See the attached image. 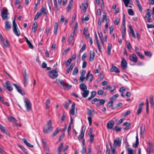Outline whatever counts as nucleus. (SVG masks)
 I'll use <instances>...</instances> for the list:
<instances>
[{"mask_svg":"<svg viewBox=\"0 0 154 154\" xmlns=\"http://www.w3.org/2000/svg\"><path fill=\"white\" fill-rule=\"evenodd\" d=\"M9 13L8 12V10L7 8L1 10V16L3 20H7L10 18L8 16Z\"/></svg>","mask_w":154,"mask_h":154,"instance_id":"nucleus-1","label":"nucleus"},{"mask_svg":"<svg viewBox=\"0 0 154 154\" xmlns=\"http://www.w3.org/2000/svg\"><path fill=\"white\" fill-rule=\"evenodd\" d=\"M52 125L51 121L50 120L48 122L47 127H45L43 129L44 133L47 134L51 131L53 128Z\"/></svg>","mask_w":154,"mask_h":154,"instance_id":"nucleus-2","label":"nucleus"},{"mask_svg":"<svg viewBox=\"0 0 154 154\" xmlns=\"http://www.w3.org/2000/svg\"><path fill=\"white\" fill-rule=\"evenodd\" d=\"M13 29L14 34L17 36H19L20 35V31L17 27L15 19L13 21Z\"/></svg>","mask_w":154,"mask_h":154,"instance_id":"nucleus-3","label":"nucleus"},{"mask_svg":"<svg viewBox=\"0 0 154 154\" xmlns=\"http://www.w3.org/2000/svg\"><path fill=\"white\" fill-rule=\"evenodd\" d=\"M48 76L51 79H55L58 76V73L56 69L52 70L48 73Z\"/></svg>","mask_w":154,"mask_h":154,"instance_id":"nucleus-4","label":"nucleus"},{"mask_svg":"<svg viewBox=\"0 0 154 154\" xmlns=\"http://www.w3.org/2000/svg\"><path fill=\"white\" fill-rule=\"evenodd\" d=\"M24 101L25 103V106L26 108V109L28 111H30L32 110V104L30 101L26 98H24Z\"/></svg>","mask_w":154,"mask_h":154,"instance_id":"nucleus-5","label":"nucleus"},{"mask_svg":"<svg viewBox=\"0 0 154 154\" xmlns=\"http://www.w3.org/2000/svg\"><path fill=\"white\" fill-rule=\"evenodd\" d=\"M122 139L117 137L114 140L113 144V146H120L121 143Z\"/></svg>","mask_w":154,"mask_h":154,"instance_id":"nucleus-6","label":"nucleus"},{"mask_svg":"<svg viewBox=\"0 0 154 154\" xmlns=\"http://www.w3.org/2000/svg\"><path fill=\"white\" fill-rule=\"evenodd\" d=\"M13 85L16 88L17 91L22 95H24L25 94L20 88V86H18L16 84H14Z\"/></svg>","mask_w":154,"mask_h":154,"instance_id":"nucleus-7","label":"nucleus"},{"mask_svg":"<svg viewBox=\"0 0 154 154\" xmlns=\"http://www.w3.org/2000/svg\"><path fill=\"white\" fill-rule=\"evenodd\" d=\"M129 58L130 60L134 63H136L137 62L138 58L135 54H132L130 55Z\"/></svg>","mask_w":154,"mask_h":154,"instance_id":"nucleus-8","label":"nucleus"},{"mask_svg":"<svg viewBox=\"0 0 154 154\" xmlns=\"http://www.w3.org/2000/svg\"><path fill=\"white\" fill-rule=\"evenodd\" d=\"M127 62L124 58H123L121 62V65L122 68L123 69H125L127 68Z\"/></svg>","mask_w":154,"mask_h":154,"instance_id":"nucleus-9","label":"nucleus"},{"mask_svg":"<svg viewBox=\"0 0 154 154\" xmlns=\"http://www.w3.org/2000/svg\"><path fill=\"white\" fill-rule=\"evenodd\" d=\"M115 122L113 121H109L107 124V127L108 129H112L114 126Z\"/></svg>","mask_w":154,"mask_h":154,"instance_id":"nucleus-10","label":"nucleus"},{"mask_svg":"<svg viewBox=\"0 0 154 154\" xmlns=\"http://www.w3.org/2000/svg\"><path fill=\"white\" fill-rule=\"evenodd\" d=\"M95 54L94 51L91 50L90 51L89 56V61H93L95 57Z\"/></svg>","mask_w":154,"mask_h":154,"instance_id":"nucleus-11","label":"nucleus"},{"mask_svg":"<svg viewBox=\"0 0 154 154\" xmlns=\"http://www.w3.org/2000/svg\"><path fill=\"white\" fill-rule=\"evenodd\" d=\"M5 84L7 86L6 89L9 91H12L13 88L10 83L8 81L5 82Z\"/></svg>","mask_w":154,"mask_h":154,"instance_id":"nucleus-12","label":"nucleus"},{"mask_svg":"<svg viewBox=\"0 0 154 154\" xmlns=\"http://www.w3.org/2000/svg\"><path fill=\"white\" fill-rule=\"evenodd\" d=\"M0 129L1 130L4 132L8 136L9 135V133L8 131L5 129V128L0 124Z\"/></svg>","mask_w":154,"mask_h":154,"instance_id":"nucleus-13","label":"nucleus"},{"mask_svg":"<svg viewBox=\"0 0 154 154\" xmlns=\"http://www.w3.org/2000/svg\"><path fill=\"white\" fill-rule=\"evenodd\" d=\"M110 71L112 72H115L116 73H119L120 71L119 69L116 66H113L110 69Z\"/></svg>","mask_w":154,"mask_h":154,"instance_id":"nucleus-14","label":"nucleus"},{"mask_svg":"<svg viewBox=\"0 0 154 154\" xmlns=\"http://www.w3.org/2000/svg\"><path fill=\"white\" fill-rule=\"evenodd\" d=\"M143 102H141L139 105L138 107V109L137 112V115H139L141 113L142 110V109L143 106Z\"/></svg>","mask_w":154,"mask_h":154,"instance_id":"nucleus-15","label":"nucleus"},{"mask_svg":"<svg viewBox=\"0 0 154 154\" xmlns=\"http://www.w3.org/2000/svg\"><path fill=\"white\" fill-rule=\"evenodd\" d=\"M11 24L10 23L8 20H6L5 23V27L6 29L8 31L11 28Z\"/></svg>","mask_w":154,"mask_h":154,"instance_id":"nucleus-16","label":"nucleus"},{"mask_svg":"<svg viewBox=\"0 0 154 154\" xmlns=\"http://www.w3.org/2000/svg\"><path fill=\"white\" fill-rule=\"evenodd\" d=\"M2 44V46L6 48H9L10 46V43L8 41L6 40L5 42L4 40L1 41Z\"/></svg>","mask_w":154,"mask_h":154,"instance_id":"nucleus-17","label":"nucleus"},{"mask_svg":"<svg viewBox=\"0 0 154 154\" xmlns=\"http://www.w3.org/2000/svg\"><path fill=\"white\" fill-rule=\"evenodd\" d=\"M75 103L74 102H73L71 109L70 111V113L72 115H74L75 113Z\"/></svg>","mask_w":154,"mask_h":154,"instance_id":"nucleus-18","label":"nucleus"},{"mask_svg":"<svg viewBox=\"0 0 154 154\" xmlns=\"http://www.w3.org/2000/svg\"><path fill=\"white\" fill-rule=\"evenodd\" d=\"M90 72H88L86 75V80L89 79L90 82H91L92 80L93 75L92 74H89Z\"/></svg>","mask_w":154,"mask_h":154,"instance_id":"nucleus-19","label":"nucleus"},{"mask_svg":"<svg viewBox=\"0 0 154 154\" xmlns=\"http://www.w3.org/2000/svg\"><path fill=\"white\" fill-rule=\"evenodd\" d=\"M82 91L83 92L82 93V97L84 98L87 97L88 96L89 93V90H86Z\"/></svg>","mask_w":154,"mask_h":154,"instance_id":"nucleus-20","label":"nucleus"},{"mask_svg":"<svg viewBox=\"0 0 154 154\" xmlns=\"http://www.w3.org/2000/svg\"><path fill=\"white\" fill-rule=\"evenodd\" d=\"M79 88L82 91H84L87 89V86L83 83H81L80 84Z\"/></svg>","mask_w":154,"mask_h":154,"instance_id":"nucleus-21","label":"nucleus"},{"mask_svg":"<svg viewBox=\"0 0 154 154\" xmlns=\"http://www.w3.org/2000/svg\"><path fill=\"white\" fill-rule=\"evenodd\" d=\"M99 103H97L96 104V106L97 107H99L100 106L103 105L105 103V100L103 99H99Z\"/></svg>","mask_w":154,"mask_h":154,"instance_id":"nucleus-22","label":"nucleus"},{"mask_svg":"<svg viewBox=\"0 0 154 154\" xmlns=\"http://www.w3.org/2000/svg\"><path fill=\"white\" fill-rule=\"evenodd\" d=\"M91 96L87 99V100L88 101L90 100L95 96L96 94V92L95 91H93L91 92Z\"/></svg>","mask_w":154,"mask_h":154,"instance_id":"nucleus-23","label":"nucleus"},{"mask_svg":"<svg viewBox=\"0 0 154 154\" xmlns=\"http://www.w3.org/2000/svg\"><path fill=\"white\" fill-rule=\"evenodd\" d=\"M131 124L130 122H124L123 124L124 126H126L124 129V130H127L130 127Z\"/></svg>","mask_w":154,"mask_h":154,"instance_id":"nucleus-24","label":"nucleus"},{"mask_svg":"<svg viewBox=\"0 0 154 154\" xmlns=\"http://www.w3.org/2000/svg\"><path fill=\"white\" fill-rule=\"evenodd\" d=\"M87 110V113L89 116L91 117L93 116H94L93 113L94 110H91L89 108H88Z\"/></svg>","mask_w":154,"mask_h":154,"instance_id":"nucleus-25","label":"nucleus"},{"mask_svg":"<svg viewBox=\"0 0 154 154\" xmlns=\"http://www.w3.org/2000/svg\"><path fill=\"white\" fill-rule=\"evenodd\" d=\"M75 33L73 32L72 34H71L69 38V39L68 40V42L69 44H70L71 43L72 41V40L74 39V36Z\"/></svg>","mask_w":154,"mask_h":154,"instance_id":"nucleus-26","label":"nucleus"},{"mask_svg":"<svg viewBox=\"0 0 154 154\" xmlns=\"http://www.w3.org/2000/svg\"><path fill=\"white\" fill-rule=\"evenodd\" d=\"M112 45L111 44H109L107 46V52L108 55H110L111 53V51L112 49Z\"/></svg>","mask_w":154,"mask_h":154,"instance_id":"nucleus-27","label":"nucleus"},{"mask_svg":"<svg viewBox=\"0 0 154 154\" xmlns=\"http://www.w3.org/2000/svg\"><path fill=\"white\" fill-rule=\"evenodd\" d=\"M136 140L135 143H134L133 145V146L134 148H137L139 144V140L138 135H137L136 137Z\"/></svg>","mask_w":154,"mask_h":154,"instance_id":"nucleus-28","label":"nucleus"},{"mask_svg":"<svg viewBox=\"0 0 154 154\" xmlns=\"http://www.w3.org/2000/svg\"><path fill=\"white\" fill-rule=\"evenodd\" d=\"M74 65L73 64H72L69 68H67L66 69V73L67 74H68L69 73V71L72 70V69L74 67Z\"/></svg>","mask_w":154,"mask_h":154,"instance_id":"nucleus-29","label":"nucleus"},{"mask_svg":"<svg viewBox=\"0 0 154 154\" xmlns=\"http://www.w3.org/2000/svg\"><path fill=\"white\" fill-rule=\"evenodd\" d=\"M58 27V24L57 23H55L54 25V34H57Z\"/></svg>","mask_w":154,"mask_h":154,"instance_id":"nucleus-30","label":"nucleus"},{"mask_svg":"<svg viewBox=\"0 0 154 154\" xmlns=\"http://www.w3.org/2000/svg\"><path fill=\"white\" fill-rule=\"evenodd\" d=\"M37 24L36 22H35L33 24L32 28V31L34 32H36V30L37 28Z\"/></svg>","mask_w":154,"mask_h":154,"instance_id":"nucleus-31","label":"nucleus"},{"mask_svg":"<svg viewBox=\"0 0 154 154\" xmlns=\"http://www.w3.org/2000/svg\"><path fill=\"white\" fill-rule=\"evenodd\" d=\"M22 140L27 146L29 147L32 148L33 147V145H31L30 143L28 142L26 139H23Z\"/></svg>","mask_w":154,"mask_h":154,"instance_id":"nucleus-32","label":"nucleus"},{"mask_svg":"<svg viewBox=\"0 0 154 154\" xmlns=\"http://www.w3.org/2000/svg\"><path fill=\"white\" fill-rule=\"evenodd\" d=\"M111 148V154H114L115 152V149L116 148V146H112L111 143L110 144Z\"/></svg>","mask_w":154,"mask_h":154,"instance_id":"nucleus-33","label":"nucleus"},{"mask_svg":"<svg viewBox=\"0 0 154 154\" xmlns=\"http://www.w3.org/2000/svg\"><path fill=\"white\" fill-rule=\"evenodd\" d=\"M71 103V102L70 100H69L68 102L65 103L63 105L64 107L66 109H68L69 105Z\"/></svg>","mask_w":154,"mask_h":154,"instance_id":"nucleus-34","label":"nucleus"},{"mask_svg":"<svg viewBox=\"0 0 154 154\" xmlns=\"http://www.w3.org/2000/svg\"><path fill=\"white\" fill-rule=\"evenodd\" d=\"M126 150L128 152V154H134V150L132 148L129 147H126Z\"/></svg>","mask_w":154,"mask_h":154,"instance_id":"nucleus-35","label":"nucleus"},{"mask_svg":"<svg viewBox=\"0 0 154 154\" xmlns=\"http://www.w3.org/2000/svg\"><path fill=\"white\" fill-rule=\"evenodd\" d=\"M8 119L9 121H11L13 122L14 123H16L17 122V120L16 119H15L14 117L12 116H10L8 118Z\"/></svg>","mask_w":154,"mask_h":154,"instance_id":"nucleus-36","label":"nucleus"},{"mask_svg":"<svg viewBox=\"0 0 154 154\" xmlns=\"http://www.w3.org/2000/svg\"><path fill=\"white\" fill-rule=\"evenodd\" d=\"M78 67L76 66L74 69L73 72H72V74L73 75H76L78 73Z\"/></svg>","mask_w":154,"mask_h":154,"instance_id":"nucleus-37","label":"nucleus"},{"mask_svg":"<svg viewBox=\"0 0 154 154\" xmlns=\"http://www.w3.org/2000/svg\"><path fill=\"white\" fill-rule=\"evenodd\" d=\"M140 133L141 134H144L145 132V127L142 125L140 128Z\"/></svg>","mask_w":154,"mask_h":154,"instance_id":"nucleus-38","label":"nucleus"},{"mask_svg":"<svg viewBox=\"0 0 154 154\" xmlns=\"http://www.w3.org/2000/svg\"><path fill=\"white\" fill-rule=\"evenodd\" d=\"M41 13L40 12H38L35 15L34 20H36L38 19L39 17V16H41Z\"/></svg>","mask_w":154,"mask_h":154,"instance_id":"nucleus-39","label":"nucleus"},{"mask_svg":"<svg viewBox=\"0 0 154 154\" xmlns=\"http://www.w3.org/2000/svg\"><path fill=\"white\" fill-rule=\"evenodd\" d=\"M28 83V79L26 77L23 78V84L25 87L27 85Z\"/></svg>","mask_w":154,"mask_h":154,"instance_id":"nucleus-40","label":"nucleus"},{"mask_svg":"<svg viewBox=\"0 0 154 154\" xmlns=\"http://www.w3.org/2000/svg\"><path fill=\"white\" fill-rule=\"evenodd\" d=\"M72 87V85H69L68 84H65L63 88L67 89V90L70 89Z\"/></svg>","mask_w":154,"mask_h":154,"instance_id":"nucleus-41","label":"nucleus"},{"mask_svg":"<svg viewBox=\"0 0 154 154\" xmlns=\"http://www.w3.org/2000/svg\"><path fill=\"white\" fill-rule=\"evenodd\" d=\"M60 129L59 128H57V129L54 131L53 134V136H56L60 131Z\"/></svg>","mask_w":154,"mask_h":154,"instance_id":"nucleus-42","label":"nucleus"},{"mask_svg":"<svg viewBox=\"0 0 154 154\" xmlns=\"http://www.w3.org/2000/svg\"><path fill=\"white\" fill-rule=\"evenodd\" d=\"M63 145V143H60L58 148V150L59 152H60L62 150Z\"/></svg>","mask_w":154,"mask_h":154,"instance_id":"nucleus-43","label":"nucleus"},{"mask_svg":"<svg viewBox=\"0 0 154 154\" xmlns=\"http://www.w3.org/2000/svg\"><path fill=\"white\" fill-rule=\"evenodd\" d=\"M123 30L122 31V37L123 39H124V37L126 32L125 27H122Z\"/></svg>","mask_w":154,"mask_h":154,"instance_id":"nucleus-44","label":"nucleus"},{"mask_svg":"<svg viewBox=\"0 0 154 154\" xmlns=\"http://www.w3.org/2000/svg\"><path fill=\"white\" fill-rule=\"evenodd\" d=\"M144 54L146 56L151 57L152 56V54L147 51H144Z\"/></svg>","mask_w":154,"mask_h":154,"instance_id":"nucleus-45","label":"nucleus"},{"mask_svg":"<svg viewBox=\"0 0 154 154\" xmlns=\"http://www.w3.org/2000/svg\"><path fill=\"white\" fill-rule=\"evenodd\" d=\"M57 83L59 84H60L62 86L63 88H64V85L65 83L62 80H59L57 81Z\"/></svg>","mask_w":154,"mask_h":154,"instance_id":"nucleus-46","label":"nucleus"},{"mask_svg":"<svg viewBox=\"0 0 154 154\" xmlns=\"http://www.w3.org/2000/svg\"><path fill=\"white\" fill-rule=\"evenodd\" d=\"M72 61V59L70 58H69L67 60L66 63V67L68 66L69 65L71 62Z\"/></svg>","mask_w":154,"mask_h":154,"instance_id":"nucleus-47","label":"nucleus"},{"mask_svg":"<svg viewBox=\"0 0 154 154\" xmlns=\"http://www.w3.org/2000/svg\"><path fill=\"white\" fill-rule=\"evenodd\" d=\"M128 13L130 15H133L134 14V12L131 9H129L128 11Z\"/></svg>","mask_w":154,"mask_h":154,"instance_id":"nucleus-48","label":"nucleus"},{"mask_svg":"<svg viewBox=\"0 0 154 154\" xmlns=\"http://www.w3.org/2000/svg\"><path fill=\"white\" fill-rule=\"evenodd\" d=\"M98 34H99V36L101 40V41L102 43V44H103V42L102 40L103 38V34L101 32H98Z\"/></svg>","mask_w":154,"mask_h":154,"instance_id":"nucleus-49","label":"nucleus"},{"mask_svg":"<svg viewBox=\"0 0 154 154\" xmlns=\"http://www.w3.org/2000/svg\"><path fill=\"white\" fill-rule=\"evenodd\" d=\"M127 47L128 49H131L132 48V46H131L130 43L129 41H127L126 42Z\"/></svg>","mask_w":154,"mask_h":154,"instance_id":"nucleus-50","label":"nucleus"},{"mask_svg":"<svg viewBox=\"0 0 154 154\" xmlns=\"http://www.w3.org/2000/svg\"><path fill=\"white\" fill-rule=\"evenodd\" d=\"M122 27H125V16L124 14H123V20L122 21Z\"/></svg>","mask_w":154,"mask_h":154,"instance_id":"nucleus-51","label":"nucleus"},{"mask_svg":"<svg viewBox=\"0 0 154 154\" xmlns=\"http://www.w3.org/2000/svg\"><path fill=\"white\" fill-rule=\"evenodd\" d=\"M85 133L83 132H81V134L80 135H79L78 137V139L79 140H81L84 137V136Z\"/></svg>","mask_w":154,"mask_h":154,"instance_id":"nucleus-52","label":"nucleus"},{"mask_svg":"<svg viewBox=\"0 0 154 154\" xmlns=\"http://www.w3.org/2000/svg\"><path fill=\"white\" fill-rule=\"evenodd\" d=\"M41 11L43 13L45 14V15L46 16H47V13L46 11V9L45 8L43 7H42L41 9Z\"/></svg>","mask_w":154,"mask_h":154,"instance_id":"nucleus-53","label":"nucleus"},{"mask_svg":"<svg viewBox=\"0 0 154 154\" xmlns=\"http://www.w3.org/2000/svg\"><path fill=\"white\" fill-rule=\"evenodd\" d=\"M82 149L81 150V152L82 154H85L86 152V148L85 146H82Z\"/></svg>","mask_w":154,"mask_h":154,"instance_id":"nucleus-54","label":"nucleus"},{"mask_svg":"<svg viewBox=\"0 0 154 154\" xmlns=\"http://www.w3.org/2000/svg\"><path fill=\"white\" fill-rule=\"evenodd\" d=\"M86 45L85 43V44H84L83 45V46L82 47V48L80 50V53L84 51V50H85V48H86Z\"/></svg>","mask_w":154,"mask_h":154,"instance_id":"nucleus-55","label":"nucleus"},{"mask_svg":"<svg viewBox=\"0 0 154 154\" xmlns=\"http://www.w3.org/2000/svg\"><path fill=\"white\" fill-rule=\"evenodd\" d=\"M85 79H86V77H84V76H80L79 80V82H83Z\"/></svg>","mask_w":154,"mask_h":154,"instance_id":"nucleus-56","label":"nucleus"},{"mask_svg":"<svg viewBox=\"0 0 154 154\" xmlns=\"http://www.w3.org/2000/svg\"><path fill=\"white\" fill-rule=\"evenodd\" d=\"M147 151L148 152L149 154L151 153H152L153 152V149L152 148H150L148 147L147 149Z\"/></svg>","mask_w":154,"mask_h":154,"instance_id":"nucleus-57","label":"nucleus"},{"mask_svg":"<svg viewBox=\"0 0 154 154\" xmlns=\"http://www.w3.org/2000/svg\"><path fill=\"white\" fill-rule=\"evenodd\" d=\"M27 44L28 45V46L29 48L32 49L33 48V46L32 44V43L29 41L27 42Z\"/></svg>","mask_w":154,"mask_h":154,"instance_id":"nucleus-58","label":"nucleus"},{"mask_svg":"<svg viewBox=\"0 0 154 154\" xmlns=\"http://www.w3.org/2000/svg\"><path fill=\"white\" fill-rule=\"evenodd\" d=\"M99 99L95 98L91 101V103L92 104H94L96 102H97L99 101Z\"/></svg>","mask_w":154,"mask_h":154,"instance_id":"nucleus-59","label":"nucleus"},{"mask_svg":"<svg viewBox=\"0 0 154 154\" xmlns=\"http://www.w3.org/2000/svg\"><path fill=\"white\" fill-rule=\"evenodd\" d=\"M88 119L89 122V125L91 126L92 122L91 117L88 116Z\"/></svg>","mask_w":154,"mask_h":154,"instance_id":"nucleus-60","label":"nucleus"},{"mask_svg":"<svg viewBox=\"0 0 154 154\" xmlns=\"http://www.w3.org/2000/svg\"><path fill=\"white\" fill-rule=\"evenodd\" d=\"M96 44H97V48H98V49L99 50V51L100 52H101V46L99 44V42H96Z\"/></svg>","mask_w":154,"mask_h":154,"instance_id":"nucleus-61","label":"nucleus"},{"mask_svg":"<svg viewBox=\"0 0 154 154\" xmlns=\"http://www.w3.org/2000/svg\"><path fill=\"white\" fill-rule=\"evenodd\" d=\"M78 26V24L77 22L75 23V24L74 27V30L73 32H75L77 30Z\"/></svg>","mask_w":154,"mask_h":154,"instance_id":"nucleus-62","label":"nucleus"},{"mask_svg":"<svg viewBox=\"0 0 154 154\" xmlns=\"http://www.w3.org/2000/svg\"><path fill=\"white\" fill-rule=\"evenodd\" d=\"M94 134L93 135H91L90 136V141L91 143L93 142V141H94Z\"/></svg>","mask_w":154,"mask_h":154,"instance_id":"nucleus-63","label":"nucleus"},{"mask_svg":"<svg viewBox=\"0 0 154 154\" xmlns=\"http://www.w3.org/2000/svg\"><path fill=\"white\" fill-rule=\"evenodd\" d=\"M147 27L148 29L154 28V25L153 24H147Z\"/></svg>","mask_w":154,"mask_h":154,"instance_id":"nucleus-64","label":"nucleus"}]
</instances>
